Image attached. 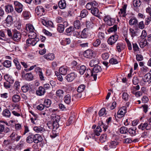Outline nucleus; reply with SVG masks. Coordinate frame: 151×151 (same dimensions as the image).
Listing matches in <instances>:
<instances>
[{
	"label": "nucleus",
	"mask_w": 151,
	"mask_h": 151,
	"mask_svg": "<svg viewBox=\"0 0 151 151\" xmlns=\"http://www.w3.org/2000/svg\"><path fill=\"white\" fill-rule=\"evenodd\" d=\"M103 128L104 129V130L105 131L107 129V126L105 125L103 123L101 122V124L100 126H98L95 129L94 131V133L95 135L97 136H99L100 135V133L102 132L101 128Z\"/></svg>",
	"instance_id": "obj_1"
},
{
	"label": "nucleus",
	"mask_w": 151,
	"mask_h": 151,
	"mask_svg": "<svg viewBox=\"0 0 151 151\" xmlns=\"http://www.w3.org/2000/svg\"><path fill=\"white\" fill-rule=\"evenodd\" d=\"M148 121L149 123V124H148L146 122L144 123H142L138 126V128L142 130L145 129L147 130L150 129H151V127L149 126V125H151V119H149Z\"/></svg>",
	"instance_id": "obj_2"
},
{
	"label": "nucleus",
	"mask_w": 151,
	"mask_h": 151,
	"mask_svg": "<svg viewBox=\"0 0 151 151\" xmlns=\"http://www.w3.org/2000/svg\"><path fill=\"white\" fill-rule=\"evenodd\" d=\"M84 56L86 58L91 59L95 57V52L91 50H88L85 51L83 53Z\"/></svg>",
	"instance_id": "obj_3"
},
{
	"label": "nucleus",
	"mask_w": 151,
	"mask_h": 151,
	"mask_svg": "<svg viewBox=\"0 0 151 151\" xmlns=\"http://www.w3.org/2000/svg\"><path fill=\"white\" fill-rule=\"evenodd\" d=\"M35 11L37 15L39 16L44 15L45 14V10L42 6H37L35 8Z\"/></svg>",
	"instance_id": "obj_4"
},
{
	"label": "nucleus",
	"mask_w": 151,
	"mask_h": 151,
	"mask_svg": "<svg viewBox=\"0 0 151 151\" xmlns=\"http://www.w3.org/2000/svg\"><path fill=\"white\" fill-rule=\"evenodd\" d=\"M127 112V108L125 106L122 107L119 109L117 115V116L119 118H121L123 117Z\"/></svg>",
	"instance_id": "obj_5"
},
{
	"label": "nucleus",
	"mask_w": 151,
	"mask_h": 151,
	"mask_svg": "<svg viewBox=\"0 0 151 151\" xmlns=\"http://www.w3.org/2000/svg\"><path fill=\"white\" fill-rule=\"evenodd\" d=\"M119 36L118 35L115 34L110 37L108 39V43L111 45L114 44L118 39Z\"/></svg>",
	"instance_id": "obj_6"
},
{
	"label": "nucleus",
	"mask_w": 151,
	"mask_h": 151,
	"mask_svg": "<svg viewBox=\"0 0 151 151\" xmlns=\"http://www.w3.org/2000/svg\"><path fill=\"white\" fill-rule=\"evenodd\" d=\"M85 73L86 78L93 76L94 80L96 81V80L97 74H94L92 70H91L90 69L87 68Z\"/></svg>",
	"instance_id": "obj_7"
},
{
	"label": "nucleus",
	"mask_w": 151,
	"mask_h": 151,
	"mask_svg": "<svg viewBox=\"0 0 151 151\" xmlns=\"http://www.w3.org/2000/svg\"><path fill=\"white\" fill-rule=\"evenodd\" d=\"M15 10L18 13H21L23 10V5L17 1H15L14 2Z\"/></svg>",
	"instance_id": "obj_8"
},
{
	"label": "nucleus",
	"mask_w": 151,
	"mask_h": 151,
	"mask_svg": "<svg viewBox=\"0 0 151 151\" xmlns=\"http://www.w3.org/2000/svg\"><path fill=\"white\" fill-rule=\"evenodd\" d=\"M77 77L76 74L74 72H72L68 74L65 76V79L68 82L73 81Z\"/></svg>",
	"instance_id": "obj_9"
},
{
	"label": "nucleus",
	"mask_w": 151,
	"mask_h": 151,
	"mask_svg": "<svg viewBox=\"0 0 151 151\" xmlns=\"http://www.w3.org/2000/svg\"><path fill=\"white\" fill-rule=\"evenodd\" d=\"M21 37V34L17 30L14 31L12 38L15 41H19Z\"/></svg>",
	"instance_id": "obj_10"
},
{
	"label": "nucleus",
	"mask_w": 151,
	"mask_h": 151,
	"mask_svg": "<svg viewBox=\"0 0 151 151\" xmlns=\"http://www.w3.org/2000/svg\"><path fill=\"white\" fill-rule=\"evenodd\" d=\"M45 92V88L43 87L40 86L37 90L36 94L37 95L41 96L44 95Z\"/></svg>",
	"instance_id": "obj_11"
},
{
	"label": "nucleus",
	"mask_w": 151,
	"mask_h": 151,
	"mask_svg": "<svg viewBox=\"0 0 151 151\" xmlns=\"http://www.w3.org/2000/svg\"><path fill=\"white\" fill-rule=\"evenodd\" d=\"M127 8V5H124L123 8L120 9L118 14L119 16L120 17H124L126 15V9Z\"/></svg>",
	"instance_id": "obj_12"
},
{
	"label": "nucleus",
	"mask_w": 151,
	"mask_h": 151,
	"mask_svg": "<svg viewBox=\"0 0 151 151\" xmlns=\"http://www.w3.org/2000/svg\"><path fill=\"white\" fill-rule=\"evenodd\" d=\"M34 142L35 143H38L41 142L42 140V138L41 136L39 134L34 135Z\"/></svg>",
	"instance_id": "obj_13"
},
{
	"label": "nucleus",
	"mask_w": 151,
	"mask_h": 151,
	"mask_svg": "<svg viewBox=\"0 0 151 151\" xmlns=\"http://www.w3.org/2000/svg\"><path fill=\"white\" fill-rule=\"evenodd\" d=\"M72 99H71V96L69 94L66 95L64 98V102L67 104H69L71 101Z\"/></svg>",
	"instance_id": "obj_14"
},
{
	"label": "nucleus",
	"mask_w": 151,
	"mask_h": 151,
	"mask_svg": "<svg viewBox=\"0 0 151 151\" xmlns=\"http://www.w3.org/2000/svg\"><path fill=\"white\" fill-rule=\"evenodd\" d=\"M136 127H131L129 129L128 132L131 136L133 137L135 136L137 134L136 131Z\"/></svg>",
	"instance_id": "obj_15"
},
{
	"label": "nucleus",
	"mask_w": 151,
	"mask_h": 151,
	"mask_svg": "<svg viewBox=\"0 0 151 151\" xmlns=\"http://www.w3.org/2000/svg\"><path fill=\"white\" fill-rule=\"evenodd\" d=\"M68 70V68L67 67L63 66L60 68L59 69V72L61 74L65 75L67 73Z\"/></svg>",
	"instance_id": "obj_16"
},
{
	"label": "nucleus",
	"mask_w": 151,
	"mask_h": 151,
	"mask_svg": "<svg viewBox=\"0 0 151 151\" xmlns=\"http://www.w3.org/2000/svg\"><path fill=\"white\" fill-rule=\"evenodd\" d=\"M51 120L52 122H58L60 119V117L59 116L55 114H52L51 115Z\"/></svg>",
	"instance_id": "obj_17"
},
{
	"label": "nucleus",
	"mask_w": 151,
	"mask_h": 151,
	"mask_svg": "<svg viewBox=\"0 0 151 151\" xmlns=\"http://www.w3.org/2000/svg\"><path fill=\"white\" fill-rule=\"evenodd\" d=\"M2 115L5 117L9 118L11 116V112L8 109H5L3 111Z\"/></svg>",
	"instance_id": "obj_18"
},
{
	"label": "nucleus",
	"mask_w": 151,
	"mask_h": 151,
	"mask_svg": "<svg viewBox=\"0 0 151 151\" xmlns=\"http://www.w3.org/2000/svg\"><path fill=\"white\" fill-rule=\"evenodd\" d=\"M64 94V91L60 89L57 90L56 92V96L59 98H62Z\"/></svg>",
	"instance_id": "obj_19"
},
{
	"label": "nucleus",
	"mask_w": 151,
	"mask_h": 151,
	"mask_svg": "<svg viewBox=\"0 0 151 151\" xmlns=\"http://www.w3.org/2000/svg\"><path fill=\"white\" fill-rule=\"evenodd\" d=\"M44 58L48 60H52L55 58V55L53 53H49L44 55Z\"/></svg>",
	"instance_id": "obj_20"
},
{
	"label": "nucleus",
	"mask_w": 151,
	"mask_h": 151,
	"mask_svg": "<svg viewBox=\"0 0 151 151\" xmlns=\"http://www.w3.org/2000/svg\"><path fill=\"white\" fill-rule=\"evenodd\" d=\"M33 129L37 133H42L45 131L44 128L40 126L35 127Z\"/></svg>",
	"instance_id": "obj_21"
},
{
	"label": "nucleus",
	"mask_w": 151,
	"mask_h": 151,
	"mask_svg": "<svg viewBox=\"0 0 151 151\" xmlns=\"http://www.w3.org/2000/svg\"><path fill=\"white\" fill-rule=\"evenodd\" d=\"M125 48V45L122 43H118L116 45V48L117 51L120 52L123 50Z\"/></svg>",
	"instance_id": "obj_22"
},
{
	"label": "nucleus",
	"mask_w": 151,
	"mask_h": 151,
	"mask_svg": "<svg viewBox=\"0 0 151 151\" xmlns=\"http://www.w3.org/2000/svg\"><path fill=\"white\" fill-rule=\"evenodd\" d=\"M139 44L141 48H143L147 45V40L145 39H142L139 40Z\"/></svg>",
	"instance_id": "obj_23"
},
{
	"label": "nucleus",
	"mask_w": 151,
	"mask_h": 151,
	"mask_svg": "<svg viewBox=\"0 0 151 151\" xmlns=\"http://www.w3.org/2000/svg\"><path fill=\"white\" fill-rule=\"evenodd\" d=\"M24 78L26 80L31 81L33 79V76L31 73H28L24 75Z\"/></svg>",
	"instance_id": "obj_24"
},
{
	"label": "nucleus",
	"mask_w": 151,
	"mask_h": 151,
	"mask_svg": "<svg viewBox=\"0 0 151 151\" xmlns=\"http://www.w3.org/2000/svg\"><path fill=\"white\" fill-rule=\"evenodd\" d=\"M58 6L61 9L65 8L66 6V3L65 0H61L58 2Z\"/></svg>",
	"instance_id": "obj_25"
},
{
	"label": "nucleus",
	"mask_w": 151,
	"mask_h": 151,
	"mask_svg": "<svg viewBox=\"0 0 151 151\" xmlns=\"http://www.w3.org/2000/svg\"><path fill=\"white\" fill-rule=\"evenodd\" d=\"M94 74H96L101 72V67L99 65H96L94 66L92 70Z\"/></svg>",
	"instance_id": "obj_26"
},
{
	"label": "nucleus",
	"mask_w": 151,
	"mask_h": 151,
	"mask_svg": "<svg viewBox=\"0 0 151 151\" xmlns=\"http://www.w3.org/2000/svg\"><path fill=\"white\" fill-rule=\"evenodd\" d=\"M20 99V96L17 94L14 95L12 97V101L14 103H17Z\"/></svg>",
	"instance_id": "obj_27"
},
{
	"label": "nucleus",
	"mask_w": 151,
	"mask_h": 151,
	"mask_svg": "<svg viewBox=\"0 0 151 151\" xmlns=\"http://www.w3.org/2000/svg\"><path fill=\"white\" fill-rule=\"evenodd\" d=\"M118 144V142H117L115 141H111L109 143V146L110 148H115Z\"/></svg>",
	"instance_id": "obj_28"
},
{
	"label": "nucleus",
	"mask_w": 151,
	"mask_h": 151,
	"mask_svg": "<svg viewBox=\"0 0 151 151\" xmlns=\"http://www.w3.org/2000/svg\"><path fill=\"white\" fill-rule=\"evenodd\" d=\"M5 10L6 12H12L14 11V8L12 5H8L5 6Z\"/></svg>",
	"instance_id": "obj_29"
},
{
	"label": "nucleus",
	"mask_w": 151,
	"mask_h": 151,
	"mask_svg": "<svg viewBox=\"0 0 151 151\" xmlns=\"http://www.w3.org/2000/svg\"><path fill=\"white\" fill-rule=\"evenodd\" d=\"M74 26L75 28L76 29H81V23L79 20H76L74 22Z\"/></svg>",
	"instance_id": "obj_30"
},
{
	"label": "nucleus",
	"mask_w": 151,
	"mask_h": 151,
	"mask_svg": "<svg viewBox=\"0 0 151 151\" xmlns=\"http://www.w3.org/2000/svg\"><path fill=\"white\" fill-rule=\"evenodd\" d=\"M99 63V60L98 59L92 60L90 61L89 63V65L91 67H93L94 66H96Z\"/></svg>",
	"instance_id": "obj_31"
},
{
	"label": "nucleus",
	"mask_w": 151,
	"mask_h": 151,
	"mask_svg": "<svg viewBox=\"0 0 151 151\" xmlns=\"http://www.w3.org/2000/svg\"><path fill=\"white\" fill-rule=\"evenodd\" d=\"M34 137L33 134H31L27 137L26 142L29 143H32L34 142Z\"/></svg>",
	"instance_id": "obj_32"
},
{
	"label": "nucleus",
	"mask_w": 151,
	"mask_h": 151,
	"mask_svg": "<svg viewBox=\"0 0 151 151\" xmlns=\"http://www.w3.org/2000/svg\"><path fill=\"white\" fill-rule=\"evenodd\" d=\"M117 26L116 25H114L113 27L109 28L107 30L108 32H115L117 30Z\"/></svg>",
	"instance_id": "obj_33"
},
{
	"label": "nucleus",
	"mask_w": 151,
	"mask_h": 151,
	"mask_svg": "<svg viewBox=\"0 0 151 151\" xmlns=\"http://www.w3.org/2000/svg\"><path fill=\"white\" fill-rule=\"evenodd\" d=\"M51 104V101L49 99H45L44 102V105L46 108H48Z\"/></svg>",
	"instance_id": "obj_34"
},
{
	"label": "nucleus",
	"mask_w": 151,
	"mask_h": 151,
	"mask_svg": "<svg viewBox=\"0 0 151 151\" xmlns=\"http://www.w3.org/2000/svg\"><path fill=\"white\" fill-rule=\"evenodd\" d=\"M26 29L27 31H29V32L35 31V29L33 26L31 24L26 25Z\"/></svg>",
	"instance_id": "obj_35"
},
{
	"label": "nucleus",
	"mask_w": 151,
	"mask_h": 151,
	"mask_svg": "<svg viewBox=\"0 0 151 151\" xmlns=\"http://www.w3.org/2000/svg\"><path fill=\"white\" fill-rule=\"evenodd\" d=\"M87 29H84L82 32L81 34V37L82 38H86L88 36L87 35Z\"/></svg>",
	"instance_id": "obj_36"
},
{
	"label": "nucleus",
	"mask_w": 151,
	"mask_h": 151,
	"mask_svg": "<svg viewBox=\"0 0 151 151\" xmlns=\"http://www.w3.org/2000/svg\"><path fill=\"white\" fill-rule=\"evenodd\" d=\"M57 30L60 33L63 32L64 30V26L62 24H58L57 26Z\"/></svg>",
	"instance_id": "obj_37"
},
{
	"label": "nucleus",
	"mask_w": 151,
	"mask_h": 151,
	"mask_svg": "<svg viewBox=\"0 0 151 151\" xmlns=\"http://www.w3.org/2000/svg\"><path fill=\"white\" fill-rule=\"evenodd\" d=\"M82 94L81 93H78L74 95L73 96L72 99V101H75L76 99H78L81 98Z\"/></svg>",
	"instance_id": "obj_38"
},
{
	"label": "nucleus",
	"mask_w": 151,
	"mask_h": 151,
	"mask_svg": "<svg viewBox=\"0 0 151 151\" xmlns=\"http://www.w3.org/2000/svg\"><path fill=\"white\" fill-rule=\"evenodd\" d=\"M86 70V67L84 65H82L80 67L79 72L81 75H83L85 72Z\"/></svg>",
	"instance_id": "obj_39"
},
{
	"label": "nucleus",
	"mask_w": 151,
	"mask_h": 151,
	"mask_svg": "<svg viewBox=\"0 0 151 151\" xmlns=\"http://www.w3.org/2000/svg\"><path fill=\"white\" fill-rule=\"evenodd\" d=\"M107 135L106 134H103L100 137V140L101 142H104L107 139Z\"/></svg>",
	"instance_id": "obj_40"
},
{
	"label": "nucleus",
	"mask_w": 151,
	"mask_h": 151,
	"mask_svg": "<svg viewBox=\"0 0 151 151\" xmlns=\"http://www.w3.org/2000/svg\"><path fill=\"white\" fill-rule=\"evenodd\" d=\"M138 22L137 19L135 18H132L129 20V23L130 25H132L136 24Z\"/></svg>",
	"instance_id": "obj_41"
},
{
	"label": "nucleus",
	"mask_w": 151,
	"mask_h": 151,
	"mask_svg": "<svg viewBox=\"0 0 151 151\" xmlns=\"http://www.w3.org/2000/svg\"><path fill=\"white\" fill-rule=\"evenodd\" d=\"M86 86L83 84H82L80 85L78 87L77 91L78 93H81L84 90Z\"/></svg>",
	"instance_id": "obj_42"
},
{
	"label": "nucleus",
	"mask_w": 151,
	"mask_h": 151,
	"mask_svg": "<svg viewBox=\"0 0 151 151\" xmlns=\"http://www.w3.org/2000/svg\"><path fill=\"white\" fill-rule=\"evenodd\" d=\"M141 2L140 0H134L133 1V4L135 7H138L140 6Z\"/></svg>",
	"instance_id": "obj_43"
},
{
	"label": "nucleus",
	"mask_w": 151,
	"mask_h": 151,
	"mask_svg": "<svg viewBox=\"0 0 151 151\" xmlns=\"http://www.w3.org/2000/svg\"><path fill=\"white\" fill-rule=\"evenodd\" d=\"M88 14V12L86 9H83L81 11L80 14L81 17L82 18L86 17Z\"/></svg>",
	"instance_id": "obj_44"
},
{
	"label": "nucleus",
	"mask_w": 151,
	"mask_h": 151,
	"mask_svg": "<svg viewBox=\"0 0 151 151\" xmlns=\"http://www.w3.org/2000/svg\"><path fill=\"white\" fill-rule=\"evenodd\" d=\"M4 66L6 68H9L11 66V62L9 60H6L3 63Z\"/></svg>",
	"instance_id": "obj_45"
},
{
	"label": "nucleus",
	"mask_w": 151,
	"mask_h": 151,
	"mask_svg": "<svg viewBox=\"0 0 151 151\" xmlns=\"http://www.w3.org/2000/svg\"><path fill=\"white\" fill-rule=\"evenodd\" d=\"M23 17L26 19H28L30 16V13L27 11H24L22 13Z\"/></svg>",
	"instance_id": "obj_46"
},
{
	"label": "nucleus",
	"mask_w": 151,
	"mask_h": 151,
	"mask_svg": "<svg viewBox=\"0 0 151 151\" xmlns=\"http://www.w3.org/2000/svg\"><path fill=\"white\" fill-rule=\"evenodd\" d=\"M150 78V75L149 73H147L142 78L143 81L146 82L148 81Z\"/></svg>",
	"instance_id": "obj_47"
},
{
	"label": "nucleus",
	"mask_w": 151,
	"mask_h": 151,
	"mask_svg": "<svg viewBox=\"0 0 151 151\" xmlns=\"http://www.w3.org/2000/svg\"><path fill=\"white\" fill-rule=\"evenodd\" d=\"M13 61L15 65H16L17 68L18 70H20L21 68V65L17 59H14V60Z\"/></svg>",
	"instance_id": "obj_48"
},
{
	"label": "nucleus",
	"mask_w": 151,
	"mask_h": 151,
	"mask_svg": "<svg viewBox=\"0 0 151 151\" xmlns=\"http://www.w3.org/2000/svg\"><path fill=\"white\" fill-rule=\"evenodd\" d=\"M120 132L121 134H125L128 132V129L125 127H122L120 129Z\"/></svg>",
	"instance_id": "obj_49"
},
{
	"label": "nucleus",
	"mask_w": 151,
	"mask_h": 151,
	"mask_svg": "<svg viewBox=\"0 0 151 151\" xmlns=\"http://www.w3.org/2000/svg\"><path fill=\"white\" fill-rule=\"evenodd\" d=\"M91 12L93 15L96 16H97L99 13V10L97 7L91 9Z\"/></svg>",
	"instance_id": "obj_50"
},
{
	"label": "nucleus",
	"mask_w": 151,
	"mask_h": 151,
	"mask_svg": "<svg viewBox=\"0 0 151 151\" xmlns=\"http://www.w3.org/2000/svg\"><path fill=\"white\" fill-rule=\"evenodd\" d=\"M29 36L30 38H36L37 34L34 32V31L30 32L29 34Z\"/></svg>",
	"instance_id": "obj_51"
},
{
	"label": "nucleus",
	"mask_w": 151,
	"mask_h": 151,
	"mask_svg": "<svg viewBox=\"0 0 151 151\" xmlns=\"http://www.w3.org/2000/svg\"><path fill=\"white\" fill-rule=\"evenodd\" d=\"M6 22L8 24H11L12 23V19L11 16L8 15L6 20Z\"/></svg>",
	"instance_id": "obj_52"
},
{
	"label": "nucleus",
	"mask_w": 151,
	"mask_h": 151,
	"mask_svg": "<svg viewBox=\"0 0 151 151\" xmlns=\"http://www.w3.org/2000/svg\"><path fill=\"white\" fill-rule=\"evenodd\" d=\"M74 31V28L73 27L70 26L69 28L66 29L65 31L68 34Z\"/></svg>",
	"instance_id": "obj_53"
},
{
	"label": "nucleus",
	"mask_w": 151,
	"mask_h": 151,
	"mask_svg": "<svg viewBox=\"0 0 151 151\" xmlns=\"http://www.w3.org/2000/svg\"><path fill=\"white\" fill-rule=\"evenodd\" d=\"M29 86L27 85H25L23 86L22 87V89L23 92H27L29 89Z\"/></svg>",
	"instance_id": "obj_54"
},
{
	"label": "nucleus",
	"mask_w": 151,
	"mask_h": 151,
	"mask_svg": "<svg viewBox=\"0 0 151 151\" xmlns=\"http://www.w3.org/2000/svg\"><path fill=\"white\" fill-rule=\"evenodd\" d=\"M101 42L99 39H96L94 42L93 43V46L95 47H97L101 44Z\"/></svg>",
	"instance_id": "obj_55"
},
{
	"label": "nucleus",
	"mask_w": 151,
	"mask_h": 151,
	"mask_svg": "<svg viewBox=\"0 0 151 151\" xmlns=\"http://www.w3.org/2000/svg\"><path fill=\"white\" fill-rule=\"evenodd\" d=\"M129 30L130 35L132 37H133L136 35V32L134 29L130 28L129 29Z\"/></svg>",
	"instance_id": "obj_56"
},
{
	"label": "nucleus",
	"mask_w": 151,
	"mask_h": 151,
	"mask_svg": "<svg viewBox=\"0 0 151 151\" xmlns=\"http://www.w3.org/2000/svg\"><path fill=\"white\" fill-rule=\"evenodd\" d=\"M138 78L136 76L134 77L132 79V83L134 85H137L139 83Z\"/></svg>",
	"instance_id": "obj_57"
},
{
	"label": "nucleus",
	"mask_w": 151,
	"mask_h": 151,
	"mask_svg": "<svg viewBox=\"0 0 151 151\" xmlns=\"http://www.w3.org/2000/svg\"><path fill=\"white\" fill-rule=\"evenodd\" d=\"M65 19L61 17L58 16L56 18V21L57 22L60 23L64 21Z\"/></svg>",
	"instance_id": "obj_58"
},
{
	"label": "nucleus",
	"mask_w": 151,
	"mask_h": 151,
	"mask_svg": "<svg viewBox=\"0 0 151 151\" xmlns=\"http://www.w3.org/2000/svg\"><path fill=\"white\" fill-rule=\"evenodd\" d=\"M98 37L101 40L104 39L105 38L104 33L102 32H99L98 35Z\"/></svg>",
	"instance_id": "obj_59"
},
{
	"label": "nucleus",
	"mask_w": 151,
	"mask_h": 151,
	"mask_svg": "<svg viewBox=\"0 0 151 151\" xmlns=\"http://www.w3.org/2000/svg\"><path fill=\"white\" fill-rule=\"evenodd\" d=\"M91 5L92 6L91 9L97 8L98 6V4L95 1H93L91 2Z\"/></svg>",
	"instance_id": "obj_60"
},
{
	"label": "nucleus",
	"mask_w": 151,
	"mask_h": 151,
	"mask_svg": "<svg viewBox=\"0 0 151 151\" xmlns=\"http://www.w3.org/2000/svg\"><path fill=\"white\" fill-rule=\"evenodd\" d=\"M75 118L74 117H70L69 118L68 122L67 123V125L69 126L70 124L73 123L75 121Z\"/></svg>",
	"instance_id": "obj_61"
},
{
	"label": "nucleus",
	"mask_w": 151,
	"mask_h": 151,
	"mask_svg": "<svg viewBox=\"0 0 151 151\" xmlns=\"http://www.w3.org/2000/svg\"><path fill=\"white\" fill-rule=\"evenodd\" d=\"M109 54L107 52L103 53L102 55V58L104 60L107 59L109 57Z\"/></svg>",
	"instance_id": "obj_62"
},
{
	"label": "nucleus",
	"mask_w": 151,
	"mask_h": 151,
	"mask_svg": "<svg viewBox=\"0 0 151 151\" xmlns=\"http://www.w3.org/2000/svg\"><path fill=\"white\" fill-rule=\"evenodd\" d=\"M109 62L112 64H117L118 61L116 59L112 58L110 60Z\"/></svg>",
	"instance_id": "obj_63"
},
{
	"label": "nucleus",
	"mask_w": 151,
	"mask_h": 151,
	"mask_svg": "<svg viewBox=\"0 0 151 151\" xmlns=\"http://www.w3.org/2000/svg\"><path fill=\"white\" fill-rule=\"evenodd\" d=\"M132 142L131 139L130 138H125L124 139L123 142L124 143L129 144L131 143Z\"/></svg>",
	"instance_id": "obj_64"
}]
</instances>
